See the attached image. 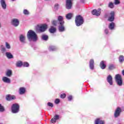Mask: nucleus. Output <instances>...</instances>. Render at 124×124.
<instances>
[{
  "mask_svg": "<svg viewBox=\"0 0 124 124\" xmlns=\"http://www.w3.org/2000/svg\"><path fill=\"white\" fill-rule=\"evenodd\" d=\"M27 36L29 41H33L34 42L37 41V35L32 30H29L28 31Z\"/></svg>",
  "mask_w": 124,
  "mask_h": 124,
  "instance_id": "nucleus-1",
  "label": "nucleus"
},
{
  "mask_svg": "<svg viewBox=\"0 0 124 124\" xmlns=\"http://www.w3.org/2000/svg\"><path fill=\"white\" fill-rule=\"evenodd\" d=\"M76 25L77 27H80V26L84 24V18L83 16L78 15L77 16L75 19Z\"/></svg>",
  "mask_w": 124,
  "mask_h": 124,
  "instance_id": "nucleus-2",
  "label": "nucleus"
},
{
  "mask_svg": "<svg viewBox=\"0 0 124 124\" xmlns=\"http://www.w3.org/2000/svg\"><path fill=\"white\" fill-rule=\"evenodd\" d=\"M11 111L13 114L19 113L20 111V106L18 104H13L11 107Z\"/></svg>",
  "mask_w": 124,
  "mask_h": 124,
  "instance_id": "nucleus-3",
  "label": "nucleus"
},
{
  "mask_svg": "<svg viewBox=\"0 0 124 124\" xmlns=\"http://www.w3.org/2000/svg\"><path fill=\"white\" fill-rule=\"evenodd\" d=\"M115 80L117 86H119V87H121V86H123V79L122 78V76H121V75H116L115 76Z\"/></svg>",
  "mask_w": 124,
  "mask_h": 124,
  "instance_id": "nucleus-4",
  "label": "nucleus"
},
{
  "mask_svg": "<svg viewBox=\"0 0 124 124\" xmlns=\"http://www.w3.org/2000/svg\"><path fill=\"white\" fill-rule=\"evenodd\" d=\"M123 112V110L122 109V108L120 107H117L114 112V118H118V117H120L121 115V113Z\"/></svg>",
  "mask_w": 124,
  "mask_h": 124,
  "instance_id": "nucleus-5",
  "label": "nucleus"
},
{
  "mask_svg": "<svg viewBox=\"0 0 124 124\" xmlns=\"http://www.w3.org/2000/svg\"><path fill=\"white\" fill-rule=\"evenodd\" d=\"M12 25L14 26V27H16L19 26V24H20V21H19V19L17 18H13L12 20Z\"/></svg>",
  "mask_w": 124,
  "mask_h": 124,
  "instance_id": "nucleus-6",
  "label": "nucleus"
},
{
  "mask_svg": "<svg viewBox=\"0 0 124 124\" xmlns=\"http://www.w3.org/2000/svg\"><path fill=\"white\" fill-rule=\"evenodd\" d=\"M72 1H73V0H66V9H71L72 7Z\"/></svg>",
  "mask_w": 124,
  "mask_h": 124,
  "instance_id": "nucleus-7",
  "label": "nucleus"
},
{
  "mask_svg": "<svg viewBox=\"0 0 124 124\" xmlns=\"http://www.w3.org/2000/svg\"><path fill=\"white\" fill-rule=\"evenodd\" d=\"M46 30H47V25L46 24H43L39 27V32H44Z\"/></svg>",
  "mask_w": 124,
  "mask_h": 124,
  "instance_id": "nucleus-8",
  "label": "nucleus"
},
{
  "mask_svg": "<svg viewBox=\"0 0 124 124\" xmlns=\"http://www.w3.org/2000/svg\"><path fill=\"white\" fill-rule=\"evenodd\" d=\"M58 30L60 32H63L65 31V27H64V23L58 24Z\"/></svg>",
  "mask_w": 124,
  "mask_h": 124,
  "instance_id": "nucleus-9",
  "label": "nucleus"
},
{
  "mask_svg": "<svg viewBox=\"0 0 124 124\" xmlns=\"http://www.w3.org/2000/svg\"><path fill=\"white\" fill-rule=\"evenodd\" d=\"M107 81L110 86H112V85H113V78L112 77V76L110 75L108 76L107 78Z\"/></svg>",
  "mask_w": 124,
  "mask_h": 124,
  "instance_id": "nucleus-10",
  "label": "nucleus"
},
{
  "mask_svg": "<svg viewBox=\"0 0 124 124\" xmlns=\"http://www.w3.org/2000/svg\"><path fill=\"white\" fill-rule=\"evenodd\" d=\"M59 119H60V115L56 114L54 116V118L51 119V123H52V124H55V123H57V121H58Z\"/></svg>",
  "mask_w": 124,
  "mask_h": 124,
  "instance_id": "nucleus-11",
  "label": "nucleus"
},
{
  "mask_svg": "<svg viewBox=\"0 0 124 124\" xmlns=\"http://www.w3.org/2000/svg\"><path fill=\"white\" fill-rule=\"evenodd\" d=\"M89 67L91 70H93L94 67V61L93 59L90 60L89 62Z\"/></svg>",
  "mask_w": 124,
  "mask_h": 124,
  "instance_id": "nucleus-12",
  "label": "nucleus"
},
{
  "mask_svg": "<svg viewBox=\"0 0 124 124\" xmlns=\"http://www.w3.org/2000/svg\"><path fill=\"white\" fill-rule=\"evenodd\" d=\"M110 15L111 16L108 17V20L109 22H113L115 19V12H111L110 13Z\"/></svg>",
  "mask_w": 124,
  "mask_h": 124,
  "instance_id": "nucleus-13",
  "label": "nucleus"
},
{
  "mask_svg": "<svg viewBox=\"0 0 124 124\" xmlns=\"http://www.w3.org/2000/svg\"><path fill=\"white\" fill-rule=\"evenodd\" d=\"M19 41L21 42V43H26V37L23 34H21L19 37Z\"/></svg>",
  "mask_w": 124,
  "mask_h": 124,
  "instance_id": "nucleus-14",
  "label": "nucleus"
},
{
  "mask_svg": "<svg viewBox=\"0 0 124 124\" xmlns=\"http://www.w3.org/2000/svg\"><path fill=\"white\" fill-rule=\"evenodd\" d=\"M0 3L1 4V6L4 10L6 9V3L5 2V0H0Z\"/></svg>",
  "mask_w": 124,
  "mask_h": 124,
  "instance_id": "nucleus-15",
  "label": "nucleus"
},
{
  "mask_svg": "<svg viewBox=\"0 0 124 124\" xmlns=\"http://www.w3.org/2000/svg\"><path fill=\"white\" fill-rule=\"evenodd\" d=\"M92 14L93 15H95V16L98 17L100 16V11H97L96 9H94L92 11Z\"/></svg>",
  "mask_w": 124,
  "mask_h": 124,
  "instance_id": "nucleus-16",
  "label": "nucleus"
},
{
  "mask_svg": "<svg viewBox=\"0 0 124 124\" xmlns=\"http://www.w3.org/2000/svg\"><path fill=\"white\" fill-rule=\"evenodd\" d=\"M2 81L4 82V83H6L7 84H10L11 80L9 79V78L4 77L2 78Z\"/></svg>",
  "mask_w": 124,
  "mask_h": 124,
  "instance_id": "nucleus-17",
  "label": "nucleus"
},
{
  "mask_svg": "<svg viewBox=\"0 0 124 124\" xmlns=\"http://www.w3.org/2000/svg\"><path fill=\"white\" fill-rule=\"evenodd\" d=\"M16 98L15 97V96H12L10 94H8L6 96V99L8 101H10V100H13Z\"/></svg>",
  "mask_w": 124,
  "mask_h": 124,
  "instance_id": "nucleus-18",
  "label": "nucleus"
},
{
  "mask_svg": "<svg viewBox=\"0 0 124 124\" xmlns=\"http://www.w3.org/2000/svg\"><path fill=\"white\" fill-rule=\"evenodd\" d=\"M58 24H64V21L63 20V17L62 16H60L58 17Z\"/></svg>",
  "mask_w": 124,
  "mask_h": 124,
  "instance_id": "nucleus-19",
  "label": "nucleus"
},
{
  "mask_svg": "<svg viewBox=\"0 0 124 124\" xmlns=\"http://www.w3.org/2000/svg\"><path fill=\"white\" fill-rule=\"evenodd\" d=\"M115 27H116V25H115V23L114 22H111L108 25V29L110 30V31H113L115 30Z\"/></svg>",
  "mask_w": 124,
  "mask_h": 124,
  "instance_id": "nucleus-20",
  "label": "nucleus"
},
{
  "mask_svg": "<svg viewBox=\"0 0 124 124\" xmlns=\"http://www.w3.org/2000/svg\"><path fill=\"white\" fill-rule=\"evenodd\" d=\"M105 61H101L100 63V67H101V69H105L106 68V65L105 64Z\"/></svg>",
  "mask_w": 124,
  "mask_h": 124,
  "instance_id": "nucleus-21",
  "label": "nucleus"
},
{
  "mask_svg": "<svg viewBox=\"0 0 124 124\" xmlns=\"http://www.w3.org/2000/svg\"><path fill=\"white\" fill-rule=\"evenodd\" d=\"M26 93V88L24 87H20L19 90V94H24Z\"/></svg>",
  "mask_w": 124,
  "mask_h": 124,
  "instance_id": "nucleus-22",
  "label": "nucleus"
},
{
  "mask_svg": "<svg viewBox=\"0 0 124 124\" xmlns=\"http://www.w3.org/2000/svg\"><path fill=\"white\" fill-rule=\"evenodd\" d=\"M5 56L7 58V59H13V55L11 54L9 52H6L5 53Z\"/></svg>",
  "mask_w": 124,
  "mask_h": 124,
  "instance_id": "nucleus-23",
  "label": "nucleus"
},
{
  "mask_svg": "<svg viewBox=\"0 0 124 124\" xmlns=\"http://www.w3.org/2000/svg\"><path fill=\"white\" fill-rule=\"evenodd\" d=\"M66 19L67 20H71V19L72 18V17H73V14L72 13H68L66 15Z\"/></svg>",
  "mask_w": 124,
  "mask_h": 124,
  "instance_id": "nucleus-24",
  "label": "nucleus"
},
{
  "mask_svg": "<svg viewBox=\"0 0 124 124\" xmlns=\"http://www.w3.org/2000/svg\"><path fill=\"white\" fill-rule=\"evenodd\" d=\"M6 75L7 77H11L12 76V71L11 70H8L6 73Z\"/></svg>",
  "mask_w": 124,
  "mask_h": 124,
  "instance_id": "nucleus-25",
  "label": "nucleus"
},
{
  "mask_svg": "<svg viewBox=\"0 0 124 124\" xmlns=\"http://www.w3.org/2000/svg\"><path fill=\"white\" fill-rule=\"evenodd\" d=\"M23 65V62L21 61H17L16 63V66L17 67H21Z\"/></svg>",
  "mask_w": 124,
  "mask_h": 124,
  "instance_id": "nucleus-26",
  "label": "nucleus"
},
{
  "mask_svg": "<svg viewBox=\"0 0 124 124\" xmlns=\"http://www.w3.org/2000/svg\"><path fill=\"white\" fill-rule=\"evenodd\" d=\"M56 28L53 26H52L49 30V31L50 33H55V32H56Z\"/></svg>",
  "mask_w": 124,
  "mask_h": 124,
  "instance_id": "nucleus-27",
  "label": "nucleus"
},
{
  "mask_svg": "<svg viewBox=\"0 0 124 124\" xmlns=\"http://www.w3.org/2000/svg\"><path fill=\"white\" fill-rule=\"evenodd\" d=\"M48 50L50 51H56V50H57V47L54 46H50L49 47Z\"/></svg>",
  "mask_w": 124,
  "mask_h": 124,
  "instance_id": "nucleus-28",
  "label": "nucleus"
},
{
  "mask_svg": "<svg viewBox=\"0 0 124 124\" xmlns=\"http://www.w3.org/2000/svg\"><path fill=\"white\" fill-rule=\"evenodd\" d=\"M0 48H1V52L2 54H4V53L6 52V48H5V47L3 46V45H1L0 46Z\"/></svg>",
  "mask_w": 124,
  "mask_h": 124,
  "instance_id": "nucleus-29",
  "label": "nucleus"
},
{
  "mask_svg": "<svg viewBox=\"0 0 124 124\" xmlns=\"http://www.w3.org/2000/svg\"><path fill=\"white\" fill-rule=\"evenodd\" d=\"M48 35L46 34H43L42 35V40H45V41H47L48 40Z\"/></svg>",
  "mask_w": 124,
  "mask_h": 124,
  "instance_id": "nucleus-30",
  "label": "nucleus"
},
{
  "mask_svg": "<svg viewBox=\"0 0 124 124\" xmlns=\"http://www.w3.org/2000/svg\"><path fill=\"white\" fill-rule=\"evenodd\" d=\"M5 111V108L4 107L0 104V113H3Z\"/></svg>",
  "mask_w": 124,
  "mask_h": 124,
  "instance_id": "nucleus-31",
  "label": "nucleus"
},
{
  "mask_svg": "<svg viewBox=\"0 0 124 124\" xmlns=\"http://www.w3.org/2000/svg\"><path fill=\"white\" fill-rule=\"evenodd\" d=\"M115 66L113 64H110L108 66V69L109 70H113V69H115Z\"/></svg>",
  "mask_w": 124,
  "mask_h": 124,
  "instance_id": "nucleus-32",
  "label": "nucleus"
},
{
  "mask_svg": "<svg viewBox=\"0 0 124 124\" xmlns=\"http://www.w3.org/2000/svg\"><path fill=\"white\" fill-rule=\"evenodd\" d=\"M114 3L112 2H110L109 3H108V7L109 8H111V9H113L114 8Z\"/></svg>",
  "mask_w": 124,
  "mask_h": 124,
  "instance_id": "nucleus-33",
  "label": "nucleus"
},
{
  "mask_svg": "<svg viewBox=\"0 0 124 124\" xmlns=\"http://www.w3.org/2000/svg\"><path fill=\"white\" fill-rule=\"evenodd\" d=\"M22 65L24 66V67H29V66H30V64H29L27 62H24L23 63Z\"/></svg>",
  "mask_w": 124,
  "mask_h": 124,
  "instance_id": "nucleus-34",
  "label": "nucleus"
},
{
  "mask_svg": "<svg viewBox=\"0 0 124 124\" xmlns=\"http://www.w3.org/2000/svg\"><path fill=\"white\" fill-rule=\"evenodd\" d=\"M23 14H24V15H29L30 12H29L27 9H24L23 10Z\"/></svg>",
  "mask_w": 124,
  "mask_h": 124,
  "instance_id": "nucleus-35",
  "label": "nucleus"
},
{
  "mask_svg": "<svg viewBox=\"0 0 124 124\" xmlns=\"http://www.w3.org/2000/svg\"><path fill=\"white\" fill-rule=\"evenodd\" d=\"M51 24L53 25V26H57L58 24V21L56 20H53L51 21Z\"/></svg>",
  "mask_w": 124,
  "mask_h": 124,
  "instance_id": "nucleus-36",
  "label": "nucleus"
},
{
  "mask_svg": "<svg viewBox=\"0 0 124 124\" xmlns=\"http://www.w3.org/2000/svg\"><path fill=\"white\" fill-rule=\"evenodd\" d=\"M5 47L7 49H11V46H10V45L7 42L5 43Z\"/></svg>",
  "mask_w": 124,
  "mask_h": 124,
  "instance_id": "nucleus-37",
  "label": "nucleus"
},
{
  "mask_svg": "<svg viewBox=\"0 0 124 124\" xmlns=\"http://www.w3.org/2000/svg\"><path fill=\"white\" fill-rule=\"evenodd\" d=\"M119 62H124V56L121 55L119 57Z\"/></svg>",
  "mask_w": 124,
  "mask_h": 124,
  "instance_id": "nucleus-38",
  "label": "nucleus"
},
{
  "mask_svg": "<svg viewBox=\"0 0 124 124\" xmlns=\"http://www.w3.org/2000/svg\"><path fill=\"white\" fill-rule=\"evenodd\" d=\"M60 102H61V101L60 100V99H59V98L56 99L54 101V103H55V104H59V103H60Z\"/></svg>",
  "mask_w": 124,
  "mask_h": 124,
  "instance_id": "nucleus-39",
  "label": "nucleus"
},
{
  "mask_svg": "<svg viewBox=\"0 0 124 124\" xmlns=\"http://www.w3.org/2000/svg\"><path fill=\"white\" fill-rule=\"evenodd\" d=\"M114 4H120V0H114Z\"/></svg>",
  "mask_w": 124,
  "mask_h": 124,
  "instance_id": "nucleus-40",
  "label": "nucleus"
},
{
  "mask_svg": "<svg viewBox=\"0 0 124 124\" xmlns=\"http://www.w3.org/2000/svg\"><path fill=\"white\" fill-rule=\"evenodd\" d=\"M47 106H50V107H53L54 106V105L51 102H48Z\"/></svg>",
  "mask_w": 124,
  "mask_h": 124,
  "instance_id": "nucleus-41",
  "label": "nucleus"
},
{
  "mask_svg": "<svg viewBox=\"0 0 124 124\" xmlns=\"http://www.w3.org/2000/svg\"><path fill=\"white\" fill-rule=\"evenodd\" d=\"M66 96V95L65 93H62L61 95V98H65V97Z\"/></svg>",
  "mask_w": 124,
  "mask_h": 124,
  "instance_id": "nucleus-42",
  "label": "nucleus"
},
{
  "mask_svg": "<svg viewBox=\"0 0 124 124\" xmlns=\"http://www.w3.org/2000/svg\"><path fill=\"white\" fill-rule=\"evenodd\" d=\"M94 124H99V118H97L95 120Z\"/></svg>",
  "mask_w": 124,
  "mask_h": 124,
  "instance_id": "nucleus-43",
  "label": "nucleus"
},
{
  "mask_svg": "<svg viewBox=\"0 0 124 124\" xmlns=\"http://www.w3.org/2000/svg\"><path fill=\"white\" fill-rule=\"evenodd\" d=\"M60 6V5H59V4L56 3L55 4V6H54V8L55 9H58V8H59V7Z\"/></svg>",
  "mask_w": 124,
  "mask_h": 124,
  "instance_id": "nucleus-44",
  "label": "nucleus"
},
{
  "mask_svg": "<svg viewBox=\"0 0 124 124\" xmlns=\"http://www.w3.org/2000/svg\"><path fill=\"white\" fill-rule=\"evenodd\" d=\"M105 33L106 34H108L109 33V30H108V29H106L105 30Z\"/></svg>",
  "mask_w": 124,
  "mask_h": 124,
  "instance_id": "nucleus-45",
  "label": "nucleus"
},
{
  "mask_svg": "<svg viewBox=\"0 0 124 124\" xmlns=\"http://www.w3.org/2000/svg\"><path fill=\"white\" fill-rule=\"evenodd\" d=\"M68 100H69V101H71V100H72V96L70 95L68 97Z\"/></svg>",
  "mask_w": 124,
  "mask_h": 124,
  "instance_id": "nucleus-46",
  "label": "nucleus"
},
{
  "mask_svg": "<svg viewBox=\"0 0 124 124\" xmlns=\"http://www.w3.org/2000/svg\"><path fill=\"white\" fill-rule=\"evenodd\" d=\"M99 124H105V123H104V121L100 120V119H99Z\"/></svg>",
  "mask_w": 124,
  "mask_h": 124,
  "instance_id": "nucleus-47",
  "label": "nucleus"
},
{
  "mask_svg": "<svg viewBox=\"0 0 124 124\" xmlns=\"http://www.w3.org/2000/svg\"><path fill=\"white\" fill-rule=\"evenodd\" d=\"M81 2H82V3H84V2H85V0H80Z\"/></svg>",
  "mask_w": 124,
  "mask_h": 124,
  "instance_id": "nucleus-48",
  "label": "nucleus"
},
{
  "mask_svg": "<svg viewBox=\"0 0 124 124\" xmlns=\"http://www.w3.org/2000/svg\"><path fill=\"white\" fill-rule=\"evenodd\" d=\"M122 74L124 76V70H123V71H122Z\"/></svg>",
  "mask_w": 124,
  "mask_h": 124,
  "instance_id": "nucleus-49",
  "label": "nucleus"
},
{
  "mask_svg": "<svg viewBox=\"0 0 124 124\" xmlns=\"http://www.w3.org/2000/svg\"><path fill=\"white\" fill-rule=\"evenodd\" d=\"M0 28H1V23L0 22Z\"/></svg>",
  "mask_w": 124,
  "mask_h": 124,
  "instance_id": "nucleus-50",
  "label": "nucleus"
},
{
  "mask_svg": "<svg viewBox=\"0 0 124 124\" xmlns=\"http://www.w3.org/2000/svg\"><path fill=\"white\" fill-rule=\"evenodd\" d=\"M46 0V1H48V0Z\"/></svg>",
  "mask_w": 124,
  "mask_h": 124,
  "instance_id": "nucleus-51",
  "label": "nucleus"
},
{
  "mask_svg": "<svg viewBox=\"0 0 124 124\" xmlns=\"http://www.w3.org/2000/svg\"><path fill=\"white\" fill-rule=\"evenodd\" d=\"M12 0V1H14L15 0Z\"/></svg>",
  "mask_w": 124,
  "mask_h": 124,
  "instance_id": "nucleus-52",
  "label": "nucleus"
},
{
  "mask_svg": "<svg viewBox=\"0 0 124 124\" xmlns=\"http://www.w3.org/2000/svg\"><path fill=\"white\" fill-rule=\"evenodd\" d=\"M99 10H101V9H99Z\"/></svg>",
  "mask_w": 124,
  "mask_h": 124,
  "instance_id": "nucleus-53",
  "label": "nucleus"
}]
</instances>
